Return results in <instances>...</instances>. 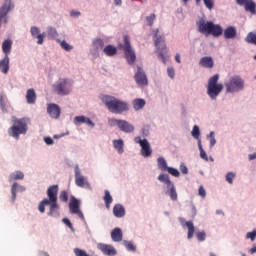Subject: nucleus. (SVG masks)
I'll return each instance as SVG.
<instances>
[{"label": "nucleus", "mask_w": 256, "mask_h": 256, "mask_svg": "<svg viewBox=\"0 0 256 256\" xmlns=\"http://www.w3.org/2000/svg\"><path fill=\"white\" fill-rule=\"evenodd\" d=\"M206 93L211 101H217V97L223 92V84L219 83V74L208 79Z\"/></svg>", "instance_id": "obj_9"}, {"label": "nucleus", "mask_w": 256, "mask_h": 256, "mask_svg": "<svg viewBox=\"0 0 256 256\" xmlns=\"http://www.w3.org/2000/svg\"><path fill=\"white\" fill-rule=\"evenodd\" d=\"M44 143H46V145H49V146L55 145V141L50 136L44 137Z\"/></svg>", "instance_id": "obj_57"}, {"label": "nucleus", "mask_w": 256, "mask_h": 256, "mask_svg": "<svg viewBox=\"0 0 256 256\" xmlns=\"http://www.w3.org/2000/svg\"><path fill=\"white\" fill-rule=\"evenodd\" d=\"M97 249L103 253V255L106 256H116L117 255V249L111 244H105V243H98Z\"/></svg>", "instance_id": "obj_20"}, {"label": "nucleus", "mask_w": 256, "mask_h": 256, "mask_svg": "<svg viewBox=\"0 0 256 256\" xmlns=\"http://www.w3.org/2000/svg\"><path fill=\"white\" fill-rule=\"evenodd\" d=\"M249 0H236V4L244 7Z\"/></svg>", "instance_id": "obj_60"}, {"label": "nucleus", "mask_w": 256, "mask_h": 256, "mask_svg": "<svg viewBox=\"0 0 256 256\" xmlns=\"http://www.w3.org/2000/svg\"><path fill=\"white\" fill-rule=\"evenodd\" d=\"M198 195L202 197V199H205V197H207V191H205V188L203 186L199 187Z\"/></svg>", "instance_id": "obj_56"}, {"label": "nucleus", "mask_w": 256, "mask_h": 256, "mask_svg": "<svg viewBox=\"0 0 256 256\" xmlns=\"http://www.w3.org/2000/svg\"><path fill=\"white\" fill-rule=\"evenodd\" d=\"M47 35L49 39H56V37H59V33H57V29L55 27H47Z\"/></svg>", "instance_id": "obj_42"}, {"label": "nucleus", "mask_w": 256, "mask_h": 256, "mask_svg": "<svg viewBox=\"0 0 256 256\" xmlns=\"http://www.w3.org/2000/svg\"><path fill=\"white\" fill-rule=\"evenodd\" d=\"M30 35L32 37V39H37V45H43L44 41H45V37L46 34L45 32L41 33V28L37 27V26H32L30 28Z\"/></svg>", "instance_id": "obj_17"}, {"label": "nucleus", "mask_w": 256, "mask_h": 256, "mask_svg": "<svg viewBox=\"0 0 256 256\" xmlns=\"http://www.w3.org/2000/svg\"><path fill=\"white\" fill-rule=\"evenodd\" d=\"M199 65L205 69H213V67H215V62L213 61V57L205 56L200 59Z\"/></svg>", "instance_id": "obj_25"}, {"label": "nucleus", "mask_w": 256, "mask_h": 256, "mask_svg": "<svg viewBox=\"0 0 256 256\" xmlns=\"http://www.w3.org/2000/svg\"><path fill=\"white\" fill-rule=\"evenodd\" d=\"M47 113L51 119H59L61 117V107L55 103L47 105Z\"/></svg>", "instance_id": "obj_21"}, {"label": "nucleus", "mask_w": 256, "mask_h": 256, "mask_svg": "<svg viewBox=\"0 0 256 256\" xmlns=\"http://www.w3.org/2000/svg\"><path fill=\"white\" fill-rule=\"evenodd\" d=\"M178 221L183 229H187V239L191 241L193 237H196L198 243H205L207 241V232L205 230H200L195 232V224L193 221H187L183 217H179Z\"/></svg>", "instance_id": "obj_5"}, {"label": "nucleus", "mask_w": 256, "mask_h": 256, "mask_svg": "<svg viewBox=\"0 0 256 256\" xmlns=\"http://www.w3.org/2000/svg\"><path fill=\"white\" fill-rule=\"evenodd\" d=\"M118 47L123 51L128 65H135V61H137V54L135 53L133 46H131V39L128 35L123 36V43H120Z\"/></svg>", "instance_id": "obj_10"}, {"label": "nucleus", "mask_w": 256, "mask_h": 256, "mask_svg": "<svg viewBox=\"0 0 256 256\" xmlns=\"http://www.w3.org/2000/svg\"><path fill=\"white\" fill-rule=\"evenodd\" d=\"M160 183H163V191L165 195L170 197L171 201H177L179 199V195L177 194V188L175 187V183L171 181V177L167 173H160L157 177Z\"/></svg>", "instance_id": "obj_7"}, {"label": "nucleus", "mask_w": 256, "mask_h": 256, "mask_svg": "<svg viewBox=\"0 0 256 256\" xmlns=\"http://www.w3.org/2000/svg\"><path fill=\"white\" fill-rule=\"evenodd\" d=\"M245 11H248L252 15H256V3L253 0H248L244 6Z\"/></svg>", "instance_id": "obj_35"}, {"label": "nucleus", "mask_w": 256, "mask_h": 256, "mask_svg": "<svg viewBox=\"0 0 256 256\" xmlns=\"http://www.w3.org/2000/svg\"><path fill=\"white\" fill-rule=\"evenodd\" d=\"M112 213L116 219H123L127 215V211L123 204H115L112 209Z\"/></svg>", "instance_id": "obj_22"}, {"label": "nucleus", "mask_w": 256, "mask_h": 256, "mask_svg": "<svg viewBox=\"0 0 256 256\" xmlns=\"http://www.w3.org/2000/svg\"><path fill=\"white\" fill-rule=\"evenodd\" d=\"M103 53L106 55V57H115L117 55V47L107 45L103 48Z\"/></svg>", "instance_id": "obj_32"}, {"label": "nucleus", "mask_w": 256, "mask_h": 256, "mask_svg": "<svg viewBox=\"0 0 256 256\" xmlns=\"http://www.w3.org/2000/svg\"><path fill=\"white\" fill-rule=\"evenodd\" d=\"M134 80L136 85L141 89L149 85V80L147 79V73H145V70H143L141 66H137L134 74Z\"/></svg>", "instance_id": "obj_14"}, {"label": "nucleus", "mask_w": 256, "mask_h": 256, "mask_svg": "<svg viewBox=\"0 0 256 256\" xmlns=\"http://www.w3.org/2000/svg\"><path fill=\"white\" fill-rule=\"evenodd\" d=\"M134 143L140 145V155L144 157V159H148L153 155V149H151V143L147 138H141V136L134 137Z\"/></svg>", "instance_id": "obj_12"}, {"label": "nucleus", "mask_w": 256, "mask_h": 256, "mask_svg": "<svg viewBox=\"0 0 256 256\" xmlns=\"http://www.w3.org/2000/svg\"><path fill=\"white\" fill-rule=\"evenodd\" d=\"M167 75L170 79H175V68L168 67L167 68Z\"/></svg>", "instance_id": "obj_55"}, {"label": "nucleus", "mask_w": 256, "mask_h": 256, "mask_svg": "<svg viewBox=\"0 0 256 256\" xmlns=\"http://www.w3.org/2000/svg\"><path fill=\"white\" fill-rule=\"evenodd\" d=\"M73 123L74 125H76V127H79L84 123L85 125H87V127H90V129H95V122H93L89 117L85 115L74 117Z\"/></svg>", "instance_id": "obj_19"}, {"label": "nucleus", "mask_w": 256, "mask_h": 256, "mask_svg": "<svg viewBox=\"0 0 256 256\" xmlns=\"http://www.w3.org/2000/svg\"><path fill=\"white\" fill-rule=\"evenodd\" d=\"M248 253H250V255H255V253H256V246H254L251 249H249Z\"/></svg>", "instance_id": "obj_63"}, {"label": "nucleus", "mask_w": 256, "mask_h": 256, "mask_svg": "<svg viewBox=\"0 0 256 256\" xmlns=\"http://www.w3.org/2000/svg\"><path fill=\"white\" fill-rule=\"evenodd\" d=\"M147 105V101L143 98H136L132 101V107L134 111H141Z\"/></svg>", "instance_id": "obj_30"}, {"label": "nucleus", "mask_w": 256, "mask_h": 256, "mask_svg": "<svg viewBox=\"0 0 256 256\" xmlns=\"http://www.w3.org/2000/svg\"><path fill=\"white\" fill-rule=\"evenodd\" d=\"M9 63V56H4V58L0 60V73H3L4 75L9 73Z\"/></svg>", "instance_id": "obj_29"}, {"label": "nucleus", "mask_w": 256, "mask_h": 256, "mask_svg": "<svg viewBox=\"0 0 256 256\" xmlns=\"http://www.w3.org/2000/svg\"><path fill=\"white\" fill-rule=\"evenodd\" d=\"M23 179H25V173H23L21 170H16L10 173L8 177V181L10 183H17V181H23Z\"/></svg>", "instance_id": "obj_24"}, {"label": "nucleus", "mask_w": 256, "mask_h": 256, "mask_svg": "<svg viewBox=\"0 0 256 256\" xmlns=\"http://www.w3.org/2000/svg\"><path fill=\"white\" fill-rule=\"evenodd\" d=\"M198 148H199V151H200V157L204 161H209V157L207 156V152H205V150L203 149V144H201V142H199Z\"/></svg>", "instance_id": "obj_46"}, {"label": "nucleus", "mask_w": 256, "mask_h": 256, "mask_svg": "<svg viewBox=\"0 0 256 256\" xmlns=\"http://www.w3.org/2000/svg\"><path fill=\"white\" fill-rule=\"evenodd\" d=\"M62 223H64V225H66V227H68L72 233H75V228L73 227V223H71L69 218H63Z\"/></svg>", "instance_id": "obj_47"}, {"label": "nucleus", "mask_w": 256, "mask_h": 256, "mask_svg": "<svg viewBox=\"0 0 256 256\" xmlns=\"http://www.w3.org/2000/svg\"><path fill=\"white\" fill-rule=\"evenodd\" d=\"M141 134L143 135V137H149V130H147V129H142V130H141Z\"/></svg>", "instance_id": "obj_62"}, {"label": "nucleus", "mask_w": 256, "mask_h": 256, "mask_svg": "<svg viewBox=\"0 0 256 256\" xmlns=\"http://www.w3.org/2000/svg\"><path fill=\"white\" fill-rule=\"evenodd\" d=\"M154 45L156 47V51H162L167 49V44H165V36L159 35V28H156L152 31Z\"/></svg>", "instance_id": "obj_16"}, {"label": "nucleus", "mask_w": 256, "mask_h": 256, "mask_svg": "<svg viewBox=\"0 0 256 256\" xmlns=\"http://www.w3.org/2000/svg\"><path fill=\"white\" fill-rule=\"evenodd\" d=\"M203 3L209 11H212V9L215 7V0H203Z\"/></svg>", "instance_id": "obj_49"}, {"label": "nucleus", "mask_w": 256, "mask_h": 256, "mask_svg": "<svg viewBox=\"0 0 256 256\" xmlns=\"http://www.w3.org/2000/svg\"><path fill=\"white\" fill-rule=\"evenodd\" d=\"M103 201L106 209H111V204L113 203V196H111V192H109V190L104 191Z\"/></svg>", "instance_id": "obj_34"}, {"label": "nucleus", "mask_w": 256, "mask_h": 256, "mask_svg": "<svg viewBox=\"0 0 256 256\" xmlns=\"http://www.w3.org/2000/svg\"><path fill=\"white\" fill-rule=\"evenodd\" d=\"M113 1L116 7H121V5H123V0H113Z\"/></svg>", "instance_id": "obj_61"}, {"label": "nucleus", "mask_w": 256, "mask_h": 256, "mask_svg": "<svg viewBox=\"0 0 256 256\" xmlns=\"http://www.w3.org/2000/svg\"><path fill=\"white\" fill-rule=\"evenodd\" d=\"M237 178V173L230 171L225 175V181L228 185H233V181Z\"/></svg>", "instance_id": "obj_40"}, {"label": "nucleus", "mask_w": 256, "mask_h": 256, "mask_svg": "<svg viewBox=\"0 0 256 256\" xmlns=\"http://www.w3.org/2000/svg\"><path fill=\"white\" fill-rule=\"evenodd\" d=\"M39 256H49V253L45 251H41L39 252Z\"/></svg>", "instance_id": "obj_64"}, {"label": "nucleus", "mask_w": 256, "mask_h": 256, "mask_svg": "<svg viewBox=\"0 0 256 256\" xmlns=\"http://www.w3.org/2000/svg\"><path fill=\"white\" fill-rule=\"evenodd\" d=\"M191 214H192V217L197 216V207L193 204L191 205Z\"/></svg>", "instance_id": "obj_59"}, {"label": "nucleus", "mask_w": 256, "mask_h": 256, "mask_svg": "<svg viewBox=\"0 0 256 256\" xmlns=\"http://www.w3.org/2000/svg\"><path fill=\"white\" fill-rule=\"evenodd\" d=\"M191 135L194 139H196V141H198V145H199V142L201 143V130L197 125L193 126Z\"/></svg>", "instance_id": "obj_37"}, {"label": "nucleus", "mask_w": 256, "mask_h": 256, "mask_svg": "<svg viewBox=\"0 0 256 256\" xmlns=\"http://www.w3.org/2000/svg\"><path fill=\"white\" fill-rule=\"evenodd\" d=\"M74 179H75V185L77 187L83 188L91 187V184L89 183V180L87 179V176H84L83 173L81 172V168H79V164H76L74 166Z\"/></svg>", "instance_id": "obj_13"}, {"label": "nucleus", "mask_w": 256, "mask_h": 256, "mask_svg": "<svg viewBox=\"0 0 256 256\" xmlns=\"http://www.w3.org/2000/svg\"><path fill=\"white\" fill-rule=\"evenodd\" d=\"M57 43H59L61 49H64V51H73V46L67 43V41L58 39Z\"/></svg>", "instance_id": "obj_41"}, {"label": "nucleus", "mask_w": 256, "mask_h": 256, "mask_svg": "<svg viewBox=\"0 0 256 256\" xmlns=\"http://www.w3.org/2000/svg\"><path fill=\"white\" fill-rule=\"evenodd\" d=\"M11 47H13V41H11V39H7L2 43V51L5 55L4 57H9Z\"/></svg>", "instance_id": "obj_31"}, {"label": "nucleus", "mask_w": 256, "mask_h": 256, "mask_svg": "<svg viewBox=\"0 0 256 256\" xmlns=\"http://www.w3.org/2000/svg\"><path fill=\"white\" fill-rule=\"evenodd\" d=\"M100 100L108 111H110V113H114L115 115L127 113V111L131 109L129 102L121 100L113 95L102 94L100 95Z\"/></svg>", "instance_id": "obj_2"}, {"label": "nucleus", "mask_w": 256, "mask_h": 256, "mask_svg": "<svg viewBox=\"0 0 256 256\" xmlns=\"http://www.w3.org/2000/svg\"><path fill=\"white\" fill-rule=\"evenodd\" d=\"M206 139L210 141L209 148L213 149L215 145H217V139L215 138V131H211L209 134L206 135Z\"/></svg>", "instance_id": "obj_39"}, {"label": "nucleus", "mask_w": 256, "mask_h": 256, "mask_svg": "<svg viewBox=\"0 0 256 256\" xmlns=\"http://www.w3.org/2000/svg\"><path fill=\"white\" fill-rule=\"evenodd\" d=\"M146 21L149 27H153V23L155 22V14H151L150 16H147Z\"/></svg>", "instance_id": "obj_54"}, {"label": "nucleus", "mask_w": 256, "mask_h": 256, "mask_svg": "<svg viewBox=\"0 0 256 256\" xmlns=\"http://www.w3.org/2000/svg\"><path fill=\"white\" fill-rule=\"evenodd\" d=\"M92 47L94 49H98V51H101L105 47V42L101 38H96L92 41Z\"/></svg>", "instance_id": "obj_38"}, {"label": "nucleus", "mask_w": 256, "mask_h": 256, "mask_svg": "<svg viewBox=\"0 0 256 256\" xmlns=\"http://www.w3.org/2000/svg\"><path fill=\"white\" fill-rule=\"evenodd\" d=\"M59 199L60 201H62V203H67V201H69V194L67 193V191H62L60 193Z\"/></svg>", "instance_id": "obj_50"}, {"label": "nucleus", "mask_w": 256, "mask_h": 256, "mask_svg": "<svg viewBox=\"0 0 256 256\" xmlns=\"http://www.w3.org/2000/svg\"><path fill=\"white\" fill-rule=\"evenodd\" d=\"M245 239H250V241H255V239H256V229H254L252 232H248L245 236Z\"/></svg>", "instance_id": "obj_53"}, {"label": "nucleus", "mask_w": 256, "mask_h": 256, "mask_svg": "<svg viewBox=\"0 0 256 256\" xmlns=\"http://www.w3.org/2000/svg\"><path fill=\"white\" fill-rule=\"evenodd\" d=\"M74 83L75 82L71 78H59L52 85V88L56 95H59L60 97H67V95H71Z\"/></svg>", "instance_id": "obj_8"}, {"label": "nucleus", "mask_w": 256, "mask_h": 256, "mask_svg": "<svg viewBox=\"0 0 256 256\" xmlns=\"http://www.w3.org/2000/svg\"><path fill=\"white\" fill-rule=\"evenodd\" d=\"M37 102V93H35V89L30 88L26 92V103L28 105H35Z\"/></svg>", "instance_id": "obj_28"}, {"label": "nucleus", "mask_w": 256, "mask_h": 256, "mask_svg": "<svg viewBox=\"0 0 256 256\" xmlns=\"http://www.w3.org/2000/svg\"><path fill=\"white\" fill-rule=\"evenodd\" d=\"M196 27L198 33L202 35H212V37H221L223 35V27L220 24H214L213 21L205 20V18H200L196 22Z\"/></svg>", "instance_id": "obj_3"}, {"label": "nucleus", "mask_w": 256, "mask_h": 256, "mask_svg": "<svg viewBox=\"0 0 256 256\" xmlns=\"http://www.w3.org/2000/svg\"><path fill=\"white\" fill-rule=\"evenodd\" d=\"M46 195L48 198H44L38 204V211L39 213H45V207H49V211L47 212L48 217H59V203L57 195H59V185H52L50 186L47 191Z\"/></svg>", "instance_id": "obj_1"}, {"label": "nucleus", "mask_w": 256, "mask_h": 256, "mask_svg": "<svg viewBox=\"0 0 256 256\" xmlns=\"http://www.w3.org/2000/svg\"><path fill=\"white\" fill-rule=\"evenodd\" d=\"M112 145L118 155H123L125 153V141L123 139L112 140Z\"/></svg>", "instance_id": "obj_23"}, {"label": "nucleus", "mask_w": 256, "mask_h": 256, "mask_svg": "<svg viewBox=\"0 0 256 256\" xmlns=\"http://www.w3.org/2000/svg\"><path fill=\"white\" fill-rule=\"evenodd\" d=\"M165 50H155V53H158V59H161L162 63H167V57H165V54L163 53Z\"/></svg>", "instance_id": "obj_52"}, {"label": "nucleus", "mask_w": 256, "mask_h": 256, "mask_svg": "<svg viewBox=\"0 0 256 256\" xmlns=\"http://www.w3.org/2000/svg\"><path fill=\"white\" fill-rule=\"evenodd\" d=\"M70 17H73V19H79V17H81V12L77 10H72L70 12Z\"/></svg>", "instance_id": "obj_58"}, {"label": "nucleus", "mask_w": 256, "mask_h": 256, "mask_svg": "<svg viewBox=\"0 0 256 256\" xmlns=\"http://www.w3.org/2000/svg\"><path fill=\"white\" fill-rule=\"evenodd\" d=\"M166 171L169 173V175H172V177H181V172L177 168L168 166Z\"/></svg>", "instance_id": "obj_45"}, {"label": "nucleus", "mask_w": 256, "mask_h": 256, "mask_svg": "<svg viewBox=\"0 0 256 256\" xmlns=\"http://www.w3.org/2000/svg\"><path fill=\"white\" fill-rule=\"evenodd\" d=\"M108 125L110 127H118L123 133H134L135 126L127 120H121L117 118H109Z\"/></svg>", "instance_id": "obj_11"}, {"label": "nucleus", "mask_w": 256, "mask_h": 256, "mask_svg": "<svg viewBox=\"0 0 256 256\" xmlns=\"http://www.w3.org/2000/svg\"><path fill=\"white\" fill-rule=\"evenodd\" d=\"M122 245L125 247L126 251L137 253V245H135L133 241L123 240Z\"/></svg>", "instance_id": "obj_33"}, {"label": "nucleus", "mask_w": 256, "mask_h": 256, "mask_svg": "<svg viewBox=\"0 0 256 256\" xmlns=\"http://www.w3.org/2000/svg\"><path fill=\"white\" fill-rule=\"evenodd\" d=\"M157 167L160 171H167V169H169V166L167 165V160L165 159V157L157 158Z\"/></svg>", "instance_id": "obj_36"}, {"label": "nucleus", "mask_w": 256, "mask_h": 256, "mask_svg": "<svg viewBox=\"0 0 256 256\" xmlns=\"http://www.w3.org/2000/svg\"><path fill=\"white\" fill-rule=\"evenodd\" d=\"M222 34L226 39H235V37H237V28L235 26H228Z\"/></svg>", "instance_id": "obj_27"}, {"label": "nucleus", "mask_w": 256, "mask_h": 256, "mask_svg": "<svg viewBox=\"0 0 256 256\" xmlns=\"http://www.w3.org/2000/svg\"><path fill=\"white\" fill-rule=\"evenodd\" d=\"M110 236L114 243H121V241H123V230H121L119 227H116L111 231Z\"/></svg>", "instance_id": "obj_26"}, {"label": "nucleus", "mask_w": 256, "mask_h": 256, "mask_svg": "<svg viewBox=\"0 0 256 256\" xmlns=\"http://www.w3.org/2000/svg\"><path fill=\"white\" fill-rule=\"evenodd\" d=\"M27 188L18 182H12L10 193H11V201L15 203L17 201V193H25Z\"/></svg>", "instance_id": "obj_18"}, {"label": "nucleus", "mask_w": 256, "mask_h": 256, "mask_svg": "<svg viewBox=\"0 0 256 256\" xmlns=\"http://www.w3.org/2000/svg\"><path fill=\"white\" fill-rule=\"evenodd\" d=\"M27 131H29V118H13L12 125L8 129V135L19 141L21 135H27Z\"/></svg>", "instance_id": "obj_4"}, {"label": "nucleus", "mask_w": 256, "mask_h": 256, "mask_svg": "<svg viewBox=\"0 0 256 256\" xmlns=\"http://www.w3.org/2000/svg\"><path fill=\"white\" fill-rule=\"evenodd\" d=\"M246 43H250L251 45H256V34L253 32H249L245 38Z\"/></svg>", "instance_id": "obj_44"}, {"label": "nucleus", "mask_w": 256, "mask_h": 256, "mask_svg": "<svg viewBox=\"0 0 256 256\" xmlns=\"http://www.w3.org/2000/svg\"><path fill=\"white\" fill-rule=\"evenodd\" d=\"M224 87L226 89V93L235 95V93L245 91V80L240 75H233L224 81Z\"/></svg>", "instance_id": "obj_6"}, {"label": "nucleus", "mask_w": 256, "mask_h": 256, "mask_svg": "<svg viewBox=\"0 0 256 256\" xmlns=\"http://www.w3.org/2000/svg\"><path fill=\"white\" fill-rule=\"evenodd\" d=\"M179 169H180V172L182 173V175L189 174V168H187V165L184 162L180 163Z\"/></svg>", "instance_id": "obj_51"}, {"label": "nucleus", "mask_w": 256, "mask_h": 256, "mask_svg": "<svg viewBox=\"0 0 256 256\" xmlns=\"http://www.w3.org/2000/svg\"><path fill=\"white\" fill-rule=\"evenodd\" d=\"M81 201L75 196H71L70 203H69V211L72 215H78L82 221H85V216L83 215V212H81Z\"/></svg>", "instance_id": "obj_15"}, {"label": "nucleus", "mask_w": 256, "mask_h": 256, "mask_svg": "<svg viewBox=\"0 0 256 256\" xmlns=\"http://www.w3.org/2000/svg\"><path fill=\"white\" fill-rule=\"evenodd\" d=\"M101 50L95 48L92 46V48L90 49V55H92L93 59H99Z\"/></svg>", "instance_id": "obj_48"}, {"label": "nucleus", "mask_w": 256, "mask_h": 256, "mask_svg": "<svg viewBox=\"0 0 256 256\" xmlns=\"http://www.w3.org/2000/svg\"><path fill=\"white\" fill-rule=\"evenodd\" d=\"M7 96L5 95H0V107L2 109V113H7Z\"/></svg>", "instance_id": "obj_43"}]
</instances>
